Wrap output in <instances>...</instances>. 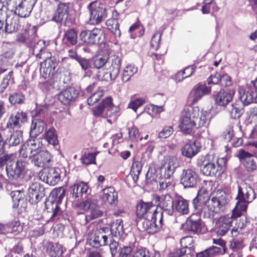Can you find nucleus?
Wrapping results in <instances>:
<instances>
[{"mask_svg": "<svg viewBox=\"0 0 257 257\" xmlns=\"http://www.w3.org/2000/svg\"><path fill=\"white\" fill-rule=\"evenodd\" d=\"M230 201V196L224 191L217 190L214 196L209 199L207 194H202L200 192L192 200L194 210L202 212V216L207 218H212L214 213L223 212Z\"/></svg>", "mask_w": 257, "mask_h": 257, "instance_id": "f257e3e1", "label": "nucleus"}, {"mask_svg": "<svg viewBox=\"0 0 257 257\" xmlns=\"http://www.w3.org/2000/svg\"><path fill=\"white\" fill-rule=\"evenodd\" d=\"M207 111L200 110L198 106H188L182 113L180 127L185 134H190L193 128L206 127L209 123Z\"/></svg>", "mask_w": 257, "mask_h": 257, "instance_id": "f03ea898", "label": "nucleus"}, {"mask_svg": "<svg viewBox=\"0 0 257 257\" xmlns=\"http://www.w3.org/2000/svg\"><path fill=\"white\" fill-rule=\"evenodd\" d=\"M255 198L254 190L247 184L242 183L238 187V193L236 197L237 200L232 210V216L239 217L241 212L245 211L248 203L252 202Z\"/></svg>", "mask_w": 257, "mask_h": 257, "instance_id": "7ed1b4c3", "label": "nucleus"}, {"mask_svg": "<svg viewBox=\"0 0 257 257\" xmlns=\"http://www.w3.org/2000/svg\"><path fill=\"white\" fill-rule=\"evenodd\" d=\"M32 53L37 58L44 59V61L41 63L40 71L45 74V76H43L46 78L47 75L53 72L57 65V61L51 58V54L46 52L43 41H40L34 45L32 49Z\"/></svg>", "mask_w": 257, "mask_h": 257, "instance_id": "20e7f679", "label": "nucleus"}, {"mask_svg": "<svg viewBox=\"0 0 257 257\" xmlns=\"http://www.w3.org/2000/svg\"><path fill=\"white\" fill-rule=\"evenodd\" d=\"M198 165L201 172L207 176L220 177L225 169V159L224 158L218 159L215 162L210 159V156L202 157Z\"/></svg>", "mask_w": 257, "mask_h": 257, "instance_id": "39448f33", "label": "nucleus"}, {"mask_svg": "<svg viewBox=\"0 0 257 257\" xmlns=\"http://www.w3.org/2000/svg\"><path fill=\"white\" fill-rule=\"evenodd\" d=\"M70 4L60 3L54 13L52 21L58 24L70 27L75 23V17L70 12Z\"/></svg>", "mask_w": 257, "mask_h": 257, "instance_id": "423d86ee", "label": "nucleus"}, {"mask_svg": "<svg viewBox=\"0 0 257 257\" xmlns=\"http://www.w3.org/2000/svg\"><path fill=\"white\" fill-rule=\"evenodd\" d=\"M118 108L114 106L111 97L108 96L103 99L98 105L92 108V112L96 117L107 118L117 112Z\"/></svg>", "mask_w": 257, "mask_h": 257, "instance_id": "0eeeda50", "label": "nucleus"}, {"mask_svg": "<svg viewBox=\"0 0 257 257\" xmlns=\"http://www.w3.org/2000/svg\"><path fill=\"white\" fill-rule=\"evenodd\" d=\"M79 206L81 209L86 211L85 215V224L103 215V212L100 209L95 200L87 199L81 202Z\"/></svg>", "mask_w": 257, "mask_h": 257, "instance_id": "6e6552de", "label": "nucleus"}, {"mask_svg": "<svg viewBox=\"0 0 257 257\" xmlns=\"http://www.w3.org/2000/svg\"><path fill=\"white\" fill-rule=\"evenodd\" d=\"M87 8L89 12L90 24H98L106 18V8L104 5L97 2H93L88 5Z\"/></svg>", "mask_w": 257, "mask_h": 257, "instance_id": "1a4fd4ad", "label": "nucleus"}, {"mask_svg": "<svg viewBox=\"0 0 257 257\" xmlns=\"http://www.w3.org/2000/svg\"><path fill=\"white\" fill-rule=\"evenodd\" d=\"M79 38L82 42L87 45H99L104 42L105 34L100 29L86 30L81 32Z\"/></svg>", "mask_w": 257, "mask_h": 257, "instance_id": "9d476101", "label": "nucleus"}, {"mask_svg": "<svg viewBox=\"0 0 257 257\" xmlns=\"http://www.w3.org/2000/svg\"><path fill=\"white\" fill-rule=\"evenodd\" d=\"M193 243L192 236L183 237L180 240L182 248L171 252L169 257H193L195 253Z\"/></svg>", "mask_w": 257, "mask_h": 257, "instance_id": "9b49d317", "label": "nucleus"}, {"mask_svg": "<svg viewBox=\"0 0 257 257\" xmlns=\"http://www.w3.org/2000/svg\"><path fill=\"white\" fill-rule=\"evenodd\" d=\"M26 162L21 159L18 160L17 162L14 160L6 166V172L9 179L12 181L18 180L21 178L26 166Z\"/></svg>", "mask_w": 257, "mask_h": 257, "instance_id": "f8f14e48", "label": "nucleus"}, {"mask_svg": "<svg viewBox=\"0 0 257 257\" xmlns=\"http://www.w3.org/2000/svg\"><path fill=\"white\" fill-rule=\"evenodd\" d=\"M45 196V188L40 183H32L27 190L29 202L32 205L38 203Z\"/></svg>", "mask_w": 257, "mask_h": 257, "instance_id": "ddd939ff", "label": "nucleus"}, {"mask_svg": "<svg viewBox=\"0 0 257 257\" xmlns=\"http://www.w3.org/2000/svg\"><path fill=\"white\" fill-rule=\"evenodd\" d=\"M192 213L186 222L182 224V229L185 231H191L194 233H198L201 231V221L200 216L202 215V212Z\"/></svg>", "mask_w": 257, "mask_h": 257, "instance_id": "4468645a", "label": "nucleus"}, {"mask_svg": "<svg viewBox=\"0 0 257 257\" xmlns=\"http://www.w3.org/2000/svg\"><path fill=\"white\" fill-rule=\"evenodd\" d=\"M178 167L179 163L177 158L175 157H169L160 168V177L161 179H170Z\"/></svg>", "mask_w": 257, "mask_h": 257, "instance_id": "2eb2a0df", "label": "nucleus"}, {"mask_svg": "<svg viewBox=\"0 0 257 257\" xmlns=\"http://www.w3.org/2000/svg\"><path fill=\"white\" fill-rule=\"evenodd\" d=\"M180 180L185 188H194L199 181V176L194 169L188 168L182 171Z\"/></svg>", "mask_w": 257, "mask_h": 257, "instance_id": "dca6fc26", "label": "nucleus"}, {"mask_svg": "<svg viewBox=\"0 0 257 257\" xmlns=\"http://www.w3.org/2000/svg\"><path fill=\"white\" fill-rule=\"evenodd\" d=\"M150 217L151 220H150L148 218L143 222V229L149 234H153L159 230V226L156 224V221L158 218L159 219L160 223L162 224L163 220L162 213H159L157 208H156Z\"/></svg>", "mask_w": 257, "mask_h": 257, "instance_id": "f3484780", "label": "nucleus"}, {"mask_svg": "<svg viewBox=\"0 0 257 257\" xmlns=\"http://www.w3.org/2000/svg\"><path fill=\"white\" fill-rule=\"evenodd\" d=\"M234 93L233 88L221 89L213 95V98L217 105L225 106L232 101Z\"/></svg>", "mask_w": 257, "mask_h": 257, "instance_id": "a211bd4d", "label": "nucleus"}, {"mask_svg": "<svg viewBox=\"0 0 257 257\" xmlns=\"http://www.w3.org/2000/svg\"><path fill=\"white\" fill-rule=\"evenodd\" d=\"M59 169L55 168H49L45 169L40 174V179L42 181L51 186H55L60 180Z\"/></svg>", "mask_w": 257, "mask_h": 257, "instance_id": "6ab92c4d", "label": "nucleus"}, {"mask_svg": "<svg viewBox=\"0 0 257 257\" xmlns=\"http://www.w3.org/2000/svg\"><path fill=\"white\" fill-rule=\"evenodd\" d=\"M79 90L73 86H68L58 95V99L64 105H69L74 102L79 95Z\"/></svg>", "mask_w": 257, "mask_h": 257, "instance_id": "aec40b11", "label": "nucleus"}, {"mask_svg": "<svg viewBox=\"0 0 257 257\" xmlns=\"http://www.w3.org/2000/svg\"><path fill=\"white\" fill-rule=\"evenodd\" d=\"M155 206L152 202H145L143 201L138 204L137 206L136 214L139 218L147 219L151 216L154 213Z\"/></svg>", "mask_w": 257, "mask_h": 257, "instance_id": "412c9836", "label": "nucleus"}, {"mask_svg": "<svg viewBox=\"0 0 257 257\" xmlns=\"http://www.w3.org/2000/svg\"><path fill=\"white\" fill-rule=\"evenodd\" d=\"M218 83V81L215 83L213 82V81H208V86L202 83H199L197 85H195L192 91L194 97L193 102H196L203 96L210 93L211 92V87L209 85L210 84H217Z\"/></svg>", "mask_w": 257, "mask_h": 257, "instance_id": "4be33fe9", "label": "nucleus"}, {"mask_svg": "<svg viewBox=\"0 0 257 257\" xmlns=\"http://www.w3.org/2000/svg\"><path fill=\"white\" fill-rule=\"evenodd\" d=\"M88 189V185L83 182H81L71 186L69 188V191L72 197L76 200L82 198L84 196L85 197Z\"/></svg>", "mask_w": 257, "mask_h": 257, "instance_id": "5701e85b", "label": "nucleus"}, {"mask_svg": "<svg viewBox=\"0 0 257 257\" xmlns=\"http://www.w3.org/2000/svg\"><path fill=\"white\" fill-rule=\"evenodd\" d=\"M175 203L171 196L169 194L163 195L161 198L160 206L161 211L159 213H164L168 215H172L175 210Z\"/></svg>", "mask_w": 257, "mask_h": 257, "instance_id": "b1692460", "label": "nucleus"}, {"mask_svg": "<svg viewBox=\"0 0 257 257\" xmlns=\"http://www.w3.org/2000/svg\"><path fill=\"white\" fill-rule=\"evenodd\" d=\"M238 157L247 171L252 172L255 170L256 165L253 159V154L243 150H240L239 152Z\"/></svg>", "mask_w": 257, "mask_h": 257, "instance_id": "393cba45", "label": "nucleus"}, {"mask_svg": "<svg viewBox=\"0 0 257 257\" xmlns=\"http://www.w3.org/2000/svg\"><path fill=\"white\" fill-rule=\"evenodd\" d=\"M51 156L47 151H41L32 158V162L38 167L45 168L48 166Z\"/></svg>", "mask_w": 257, "mask_h": 257, "instance_id": "a878e982", "label": "nucleus"}, {"mask_svg": "<svg viewBox=\"0 0 257 257\" xmlns=\"http://www.w3.org/2000/svg\"><path fill=\"white\" fill-rule=\"evenodd\" d=\"M65 193H62L61 195H60L57 199L45 201L46 208L47 209H51L52 210V214L51 218L53 220L55 219L61 213L59 204L61 203L62 200L65 196Z\"/></svg>", "mask_w": 257, "mask_h": 257, "instance_id": "bb28decb", "label": "nucleus"}, {"mask_svg": "<svg viewBox=\"0 0 257 257\" xmlns=\"http://www.w3.org/2000/svg\"><path fill=\"white\" fill-rule=\"evenodd\" d=\"M142 166L139 161L133 163L130 173L126 176L125 182L130 186H135L137 182L139 176L142 171Z\"/></svg>", "mask_w": 257, "mask_h": 257, "instance_id": "cd10ccee", "label": "nucleus"}, {"mask_svg": "<svg viewBox=\"0 0 257 257\" xmlns=\"http://www.w3.org/2000/svg\"><path fill=\"white\" fill-rule=\"evenodd\" d=\"M34 7L33 3H30L27 0H22L16 6L14 13L20 17L26 18L30 16Z\"/></svg>", "mask_w": 257, "mask_h": 257, "instance_id": "c85d7f7f", "label": "nucleus"}, {"mask_svg": "<svg viewBox=\"0 0 257 257\" xmlns=\"http://www.w3.org/2000/svg\"><path fill=\"white\" fill-rule=\"evenodd\" d=\"M14 203L13 208H17L19 212H23L26 210L27 206V200L23 197V193L21 190L12 191L11 193Z\"/></svg>", "mask_w": 257, "mask_h": 257, "instance_id": "c756f323", "label": "nucleus"}, {"mask_svg": "<svg viewBox=\"0 0 257 257\" xmlns=\"http://www.w3.org/2000/svg\"><path fill=\"white\" fill-rule=\"evenodd\" d=\"M200 148L199 143L196 141L187 143L181 149L182 154L186 157L191 158L199 152Z\"/></svg>", "mask_w": 257, "mask_h": 257, "instance_id": "7c9ffc66", "label": "nucleus"}, {"mask_svg": "<svg viewBox=\"0 0 257 257\" xmlns=\"http://www.w3.org/2000/svg\"><path fill=\"white\" fill-rule=\"evenodd\" d=\"M47 128L46 123L40 119L35 118L33 120L30 129V135L35 138L42 133Z\"/></svg>", "mask_w": 257, "mask_h": 257, "instance_id": "2f4dec72", "label": "nucleus"}, {"mask_svg": "<svg viewBox=\"0 0 257 257\" xmlns=\"http://www.w3.org/2000/svg\"><path fill=\"white\" fill-rule=\"evenodd\" d=\"M27 120V114L24 112H18L15 115H12L7 123L8 127H20L21 123H24Z\"/></svg>", "mask_w": 257, "mask_h": 257, "instance_id": "473e14b6", "label": "nucleus"}, {"mask_svg": "<svg viewBox=\"0 0 257 257\" xmlns=\"http://www.w3.org/2000/svg\"><path fill=\"white\" fill-rule=\"evenodd\" d=\"M23 141V132L21 130H16L12 132L5 140L6 145L9 147L19 145Z\"/></svg>", "mask_w": 257, "mask_h": 257, "instance_id": "72a5a7b5", "label": "nucleus"}, {"mask_svg": "<svg viewBox=\"0 0 257 257\" xmlns=\"http://www.w3.org/2000/svg\"><path fill=\"white\" fill-rule=\"evenodd\" d=\"M46 252L50 257H61L63 252L62 245L58 243L49 242L46 245Z\"/></svg>", "mask_w": 257, "mask_h": 257, "instance_id": "f704fd0d", "label": "nucleus"}, {"mask_svg": "<svg viewBox=\"0 0 257 257\" xmlns=\"http://www.w3.org/2000/svg\"><path fill=\"white\" fill-rule=\"evenodd\" d=\"M102 198L107 201L111 205H115L117 202V192L113 187H109L102 190Z\"/></svg>", "mask_w": 257, "mask_h": 257, "instance_id": "c9c22d12", "label": "nucleus"}, {"mask_svg": "<svg viewBox=\"0 0 257 257\" xmlns=\"http://www.w3.org/2000/svg\"><path fill=\"white\" fill-rule=\"evenodd\" d=\"M236 217V216H232V214L230 216H229V215L224 216L218 226V229L217 231L218 235L223 236L225 235L231 226L232 222V218Z\"/></svg>", "mask_w": 257, "mask_h": 257, "instance_id": "e433bc0d", "label": "nucleus"}, {"mask_svg": "<svg viewBox=\"0 0 257 257\" xmlns=\"http://www.w3.org/2000/svg\"><path fill=\"white\" fill-rule=\"evenodd\" d=\"M176 211L181 215L189 213V202L182 197L178 198L175 202Z\"/></svg>", "mask_w": 257, "mask_h": 257, "instance_id": "4c0bfd02", "label": "nucleus"}, {"mask_svg": "<svg viewBox=\"0 0 257 257\" xmlns=\"http://www.w3.org/2000/svg\"><path fill=\"white\" fill-rule=\"evenodd\" d=\"M63 43L67 45H76L77 43V33L74 29L67 30L63 37Z\"/></svg>", "mask_w": 257, "mask_h": 257, "instance_id": "58836bf2", "label": "nucleus"}, {"mask_svg": "<svg viewBox=\"0 0 257 257\" xmlns=\"http://www.w3.org/2000/svg\"><path fill=\"white\" fill-rule=\"evenodd\" d=\"M238 93L239 99L244 105H247L254 101L253 92L251 91H246L242 87H239Z\"/></svg>", "mask_w": 257, "mask_h": 257, "instance_id": "ea45409f", "label": "nucleus"}, {"mask_svg": "<svg viewBox=\"0 0 257 257\" xmlns=\"http://www.w3.org/2000/svg\"><path fill=\"white\" fill-rule=\"evenodd\" d=\"M111 234L116 237H120L123 233V227L121 219H118L113 222L110 228Z\"/></svg>", "mask_w": 257, "mask_h": 257, "instance_id": "a19ab883", "label": "nucleus"}, {"mask_svg": "<svg viewBox=\"0 0 257 257\" xmlns=\"http://www.w3.org/2000/svg\"><path fill=\"white\" fill-rule=\"evenodd\" d=\"M108 61V55H99L91 58L92 63L94 67L96 69H100L106 67Z\"/></svg>", "mask_w": 257, "mask_h": 257, "instance_id": "79ce46f5", "label": "nucleus"}, {"mask_svg": "<svg viewBox=\"0 0 257 257\" xmlns=\"http://www.w3.org/2000/svg\"><path fill=\"white\" fill-rule=\"evenodd\" d=\"M104 93V90L101 87L93 92L87 98V104L89 105H92L98 102Z\"/></svg>", "mask_w": 257, "mask_h": 257, "instance_id": "37998d69", "label": "nucleus"}, {"mask_svg": "<svg viewBox=\"0 0 257 257\" xmlns=\"http://www.w3.org/2000/svg\"><path fill=\"white\" fill-rule=\"evenodd\" d=\"M45 138L48 144L54 146L58 144L57 136L53 127L50 128L45 133Z\"/></svg>", "mask_w": 257, "mask_h": 257, "instance_id": "c03bdc74", "label": "nucleus"}, {"mask_svg": "<svg viewBox=\"0 0 257 257\" xmlns=\"http://www.w3.org/2000/svg\"><path fill=\"white\" fill-rule=\"evenodd\" d=\"M107 228H102L101 229L102 231L99 230L96 231L94 234H92L94 238H96V240L97 241L100 242V244L102 246L106 244V242L108 239L107 235L104 234L105 233V230Z\"/></svg>", "mask_w": 257, "mask_h": 257, "instance_id": "a18cd8bd", "label": "nucleus"}, {"mask_svg": "<svg viewBox=\"0 0 257 257\" xmlns=\"http://www.w3.org/2000/svg\"><path fill=\"white\" fill-rule=\"evenodd\" d=\"M20 156L23 158H29L31 161L32 160L33 155L32 154L30 147L27 142L23 144L19 149Z\"/></svg>", "mask_w": 257, "mask_h": 257, "instance_id": "49530a36", "label": "nucleus"}, {"mask_svg": "<svg viewBox=\"0 0 257 257\" xmlns=\"http://www.w3.org/2000/svg\"><path fill=\"white\" fill-rule=\"evenodd\" d=\"M26 142L30 147V149L33 156L41 151L39 150L41 145L38 140L35 139L29 140Z\"/></svg>", "mask_w": 257, "mask_h": 257, "instance_id": "de8ad7c7", "label": "nucleus"}, {"mask_svg": "<svg viewBox=\"0 0 257 257\" xmlns=\"http://www.w3.org/2000/svg\"><path fill=\"white\" fill-rule=\"evenodd\" d=\"M25 99V96L21 93H14L10 95L9 100L12 104H22Z\"/></svg>", "mask_w": 257, "mask_h": 257, "instance_id": "09e8293b", "label": "nucleus"}, {"mask_svg": "<svg viewBox=\"0 0 257 257\" xmlns=\"http://www.w3.org/2000/svg\"><path fill=\"white\" fill-rule=\"evenodd\" d=\"M96 155L95 153H90L84 155L81 158L82 163L86 165L95 164Z\"/></svg>", "mask_w": 257, "mask_h": 257, "instance_id": "8fccbe9b", "label": "nucleus"}, {"mask_svg": "<svg viewBox=\"0 0 257 257\" xmlns=\"http://www.w3.org/2000/svg\"><path fill=\"white\" fill-rule=\"evenodd\" d=\"M137 71L138 68L134 65H129L127 66L123 71V79H125V80H129L131 77L137 73Z\"/></svg>", "mask_w": 257, "mask_h": 257, "instance_id": "3c124183", "label": "nucleus"}, {"mask_svg": "<svg viewBox=\"0 0 257 257\" xmlns=\"http://www.w3.org/2000/svg\"><path fill=\"white\" fill-rule=\"evenodd\" d=\"M161 36L162 33L160 31H157L153 35L152 38L151 45L155 50H157L159 47Z\"/></svg>", "mask_w": 257, "mask_h": 257, "instance_id": "603ef678", "label": "nucleus"}, {"mask_svg": "<svg viewBox=\"0 0 257 257\" xmlns=\"http://www.w3.org/2000/svg\"><path fill=\"white\" fill-rule=\"evenodd\" d=\"M77 62H78L82 69L85 71L88 70L92 67L91 59H88L80 57Z\"/></svg>", "mask_w": 257, "mask_h": 257, "instance_id": "864d4df0", "label": "nucleus"}, {"mask_svg": "<svg viewBox=\"0 0 257 257\" xmlns=\"http://www.w3.org/2000/svg\"><path fill=\"white\" fill-rule=\"evenodd\" d=\"M14 154H7L0 157V168L3 167L6 165V166L14 161Z\"/></svg>", "mask_w": 257, "mask_h": 257, "instance_id": "5fc2aeb1", "label": "nucleus"}, {"mask_svg": "<svg viewBox=\"0 0 257 257\" xmlns=\"http://www.w3.org/2000/svg\"><path fill=\"white\" fill-rule=\"evenodd\" d=\"M55 81H42L39 83V87L44 92H47L54 88Z\"/></svg>", "mask_w": 257, "mask_h": 257, "instance_id": "6e6d98bb", "label": "nucleus"}, {"mask_svg": "<svg viewBox=\"0 0 257 257\" xmlns=\"http://www.w3.org/2000/svg\"><path fill=\"white\" fill-rule=\"evenodd\" d=\"M145 102V99L141 98H137L132 101H131L129 104L128 107L129 108H132L135 112L137 111V110L139 107L142 105L143 103Z\"/></svg>", "mask_w": 257, "mask_h": 257, "instance_id": "4d7b16f0", "label": "nucleus"}, {"mask_svg": "<svg viewBox=\"0 0 257 257\" xmlns=\"http://www.w3.org/2000/svg\"><path fill=\"white\" fill-rule=\"evenodd\" d=\"M229 111L231 117L233 119L238 118L241 115L240 110L237 107L236 104H232Z\"/></svg>", "mask_w": 257, "mask_h": 257, "instance_id": "13d9d810", "label": "nucleus"}, {"mask_svg": "<svg viewBox=\"0 0 257 257\" xmlns=\"http://www.w3.org/2000/svg\"><path fill=\"white\" fill-rule=\"evenodd\" d=\"M62 193H65V190L63 187H59L54 189L51 193L49 198L47 200L57 199Z\"/></svg>", "mask_w": 257, "mask_h": 257, "instance_id": "bf43d9fd", "label": "nucleus"}, {"mask_svg": "<svg viewBox=\"0 0 257 257\" xmlns=\"http://www.w3.org/2000/svg\"><path fill=\"white\" fill-rule=\"evenodd\" d=\"M7 224L11 229V231L10 233H14L16 232H19L20 230L21 229V227H20V222L18 220L15 219L11 222Z\"/></svg>", "mask_w": 257, "mask_h": 257, "instance_id": "052dcab7", "label": "nucleus"}, {"mask_svg": "<svg viewBox=\"0 0 257 257\" xmlns=\"http://www.w3.org/2000/svg\"><path fill=\"white\" fill-rule=\"evenodd\" d=\"M128 131L129 137L132 141H136L139 139L140 134L138 128L136 126H133L129 128Z\"/></svg>", "mask_w": 257, "mask_h": 257, "instance_id": "680f3d73", "label": "nucleus"}, {"mask_svg": "<svg viewBox=\"0 0 257 257\" xmlns=\"http://www.w3.org/2000/svg\"><path fill=\"white\" fill-rule=\"evenodd\" d=\"M139 29V36L141 37L144 35V28L141 25L140 22H137L133 24L129 28L128 32L132 33L136 30Z\"/></svg>", "mask_w": 257, "mask_h": 257, "instance_id": "e2e57ef3", "label": "nucleus"}, {"mask_svg": "<svg viewBox=\"0 0 257 257\" xmlns=\"http://www.w3.org/2000/svg\"><path fill=\"white\" fill-rule=\"evenodd\" d=\"M173 130L172 126H166L159 133V137L163 139L167 138L172 134Z\"/></svg>", "mask_w": 257, "mask_h": 257, "instance_id": "0e129e2a", "label": "nucleus"}, {"mask_svg": "<svg viewBox=\"0 0 257 257\" xmlns=\"http://www.w3.org/2000/svg\"><path fill=\"white\" fill-rule=\"evenodd\" d=\"M111 67L112 69L118 72L120 67V59L117 56H113L111 59Z\"/></svg>", "mask_w": 257, "mask_h": 257, "instance_id": "69168bd1", "label": "nucleus"}, {"mask_svg": "<svg viewBox=\"0 0 257 257\" xmlns=\"http://www.w3.org/2000/svg\"><path fill=\"white\" fill-rule=\"evenodd\" d=\"M118 242L114 240L111 241L109 244L110 251L111 254V257H115L118 248Z\"/></svg>", "mask_w": 257, "mask_h": 257, "instance_id": "338daca9", "label": "nucleus"}, {"mask_svg": "<svg viewBox=\"0 0 257 257\" xmlns=\"http://www.w3.org/2000/svg\"><path fill=\"white\" fill-rule=\"evenodd\" d=\"M171 185V182L170 179H161L160 177L159 180V186H160V190H165L167 189V188Z\"/></svg>", "mask_w": 257, "mask_h": 257, "instance_id": "774afa93", "label": "nucleus"}]
</instances>
